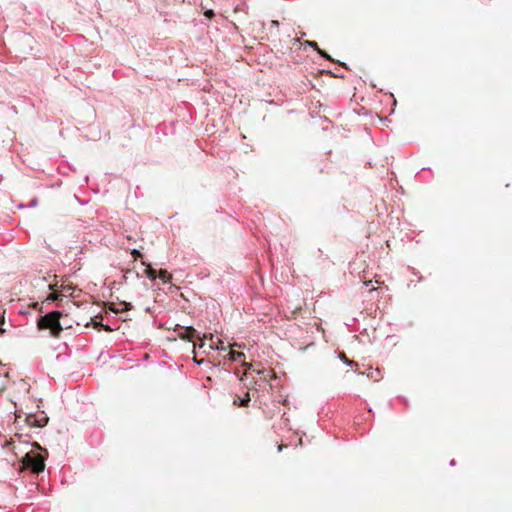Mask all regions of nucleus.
<instances>
[{"label": "nucleus", "mask_w": 512, "mask_h": 512, "mask_svg": "<svg viewBox=\"0 0 512 512\" xmlns=\"http://www.w3.org/2000/svg\"><path fill=\"white\" fill-rule=\"evenodd\" d=\"M179 336L181 339L188 340V341H193L194 339L200 340V344H199L200 348H202L205 345L204 341H202L197 330L191 326L186 327L184 329V331L179 334Z\"/></svg>", "instance_id": "nucleus-4"}, {"label": "nucleus", "mask_w": 512, "mask_h": 512, "mask_svg": "<svg viewBox=\"0 0 512 512\" xmlns=\"http://www.w3.org/2000/svg\"><path fill=\"white\" fill-rule=\"evenodd\" d=\"M201 339H202V341L203 340H209V334H204Z\"/></svg>", "instance_id": "nucleus-17"}, {"label": "nucleus", "mask_w": 512, "mask_h": 512, "mask_svg": "<svg viewBox=\"0 0 512 512\" xmlns=\"http://www.w3.org/2000/svg\"><path fill=\"white\" fill-rule=\"evenodd\" d=\"M232 347H238V348H241L242 346H241L240 344L234 343V344L232 345Z\"/></svg>", "instance_id": "nucleus-19"}, {"label": "nucleus", "mask_w": 512, "mask_h": 512, "mask_svg": "<svg viewBox=\"0 0 512 512\" xmlns=\"http://www.w3.org/2000/svg\"><path fill=\"white\" fill-rule=\"evenodd\" d=\"M205 16L211 19L214 16V12L212 10H208L205 12Z\"/></svg>", "instance_id": "nucleus-14"}, {"label": "nucleus", "mask_w": 512, "mask_h": 512, "mask_svg": "<svg viewBox=\"0 0 512 512\" xmlns=\"http://www.w3.org/2000/svg\"><path fill=\"white\" fill-rule=\"evenodd\" d=\"M197 364H201L202 361H198L196 358L194 359Z\"/></svg>", "instance_id": "nucleus-23"}, {"label": "nucleus", "mask_w": 512, "mask_h": 512, "mask_svg": "<svg viewBox=\"0 0 512 512\" xmlns=\"http://www.w3.org/2000/svg\"><path fill=\"white\" fill-rule=\"evenodd\" d=\"M142 264L143 265H146V269H145V274L146 276L151 279V280H155L157 278V273L156 271L150 266V264H147L146 262L142 261Z\"/></svg>", "instance_id": "nucleus-7"}, {"label": "nucleus", "mask_w": 512, "mask_h": 512, "mask_svg": "<svg viewBox=\"0 0 512 512\" xmlns=\"http://www.w3.org/2000/svg\"><path fill=\"white\" fill-rule=\"evenodd\" d=\"M2 366V363L0 362V367Z\"/></svg>", "instance_id": "nucleus-24"}, {"label": "nucleus", "mask_w": 512, "mask_h": 512, "mask_svg": "<svg viewBox=\"0 0 512 512\" xmlns=\"http://www.w3.org/2000/svg\"><path fill=\"white\" fill-rule=\"evenodd\" d=\"M125 306H126V308H125L126 310L131 309V307H132L131 304H127V303H125Z\"/></svg>", "instance_id": "nucleus-18"}, {"label": "nucleus", "mask_w": 512, "mask_h": 512, "mask_svg": "<svg viewBox=\"0 0 512 512\" xmlns=\"http://www.w3.org/2000/svg\"><path fill=\"white\" fill-rule=\"evenodd\" d=\"M341 359H342V360H343L347 365H349V366H350V365H352V364H354V362H353V361L348 360V359L345 357V355H342Z\"/></svg>", "instance_id": "nucleus-13"}, {"label": "nucleus", "mask_w": 512, "mask_h": 512, "mask_svg": "<svg viewBox=\"0 0 512 512\" xmlns=\"http://www.w3.org/2000/svg\"><path fill=\"white\" fill-rule=\"evenodd\" d=\"M37 204V200H33L31 206H35Z\"/></svg>", "instance_id": "nucleus-21"}, {"label": "nucleus", "mask_w": 512, "mask_h": 512, "mask_svg": "<svg viewBox=\"0 0 512 512\" xmlns=\"http://www.w3.org/2000/svg\"><path fill=\"white\" fill-rule=\"evenodd\" d=\"M209 341H210L209 346L210 345H213V346L217 345V342H214V340H213V335L212 334H209Z\"/></svg>", "instance_id": "nucleus-16"}, {"label": "nucleus", "mask_w": 512, "mask_h": 512, "mask_svg": "<svg viewBox=\"0 0 512 512\" xmlns=\"http://www.w3.org/2000/svg\"><path fill=\"white\" fill-rule=\"evenodd\" d=\"M34 285L40 288H47L48 290H54L57 287V282L52 283L48 282L46 277H36L34 278Z\"/></svg>", "instance_id": "nucleus-5"}, {"label": "nucleus", "mask_w": 512, "mask_h": 512, "mask_svg": "<svg viewBox=\"0 0 512 512\" xmlns=\"http://www.w3.org/2000/svg\"><path fill=\"white\" fill-rule=\"evenodd\" d=\"M308 44H309V46H311V47H313V48L317 49L318 53H319L322 57H324V58H326V59L331 60L330 56H329L327 53H325L324 51H322V50H320V49L318 48V46H317V43H316V42H308Z\"/></svg>", "instance_id": "nucleus-9"}, {"label": "nucleus", "mask_w": 512, "mask_h": 512, "mask_svg": "<svg viewBox=\"0 0 512 512\" xmlns=\"http://www.w3.org/2000/svg\"><path fill=\"white\" fill-rule=\"evenodd\" d=\"M157 277L163 281V283L170 282L172 276L167 270L161 269L157 274Z\"/></svg>", "instance_id": "nucleus-8"}, {"label": "nucleus", "mask_w": 512, "mask_h": 512, "mask_svg": "<svg viewBox=\"0 0 512 512\" xmlns=\"http://www.w3.org/2000/svg\"><path fill=\"white\" fill-rule=\"evenodd\" d=\"M228 356H229V359L233 362L241 361L242 359L245 358V354L243 352H238V351H233V350L229 351Z\"/></svg>", "instance_id": "nucleus-6"}, {"label": "nucleus", "mask_w": 512, "mask_h": 512, "mask_svg": "<svg viewBox=\"0 0 512 512\" xmlns=\"http://www.w3.org/2000/svg\"><path fill=\"white\" fill-rule=\"evenodd\" d=\"M58 298V295L55 293H51L49 296H47V300H56Z\"/></svg>", "instance_id": "nucleus-15"}, {"label": "nucleus", "mask_w": 512, "mask_h": 512, "mask_svg": "<svg viewBox=\"0 0 512 512\" xmlns=\"http://www.w3.org/2000/svg\"><path fill=\"white\" fill-rule=\"evenodd\" d=\"M23 463L34 474L43 472L45 468L44 457L33 451L26 453Z\"/></svg>", "instance_id": "nucleus-1"}, {"label": "nucleus", "mask_w": 512, "mask_h": 512, "mask_svg": "<svg viewBox=\"0 0 512 512\" xmlns=\"http://www.w3.org/2000/svg\"><path fill=\"white\" fill-rule=\"evenodd\" d=\"M450 465H452V466H453V465H455V460H454V459H452V460L450 461Z\"/></svg>", "instance_id": "nucleus-22"}, {"label": "nucleus", "mask_w": 512, "mask_h": 512, "mask_svg": "<svg viewBox=\"0 0 512 512\" xmlns=\"http://www.w3.org/2000/svg\"><path fill=\"white\" fill-rule=\"evenodd\" d=\"M210 349L218 350V351H225L226 347L224 346V343L222 340H218L217 345H215V346L210 345Z\"/></svg>", "instance_id": "nucleus-10"}, {"label": "nucleus", "mask_w": 512, "mask_h": 512, "mask_svg": "<svg viewBox=\"0 0 512 512\" xmlns=\"http://www.w3.org/2000/svg\"><path fill=\"white\" fill-rule=\"evenodd\" d=\"M131 255H132V257H133L134 259H138V258L142 257L141 252H140L139 250H137V249H133V250L131 251Z\"/></svg>", "instance_id": "nucleus-12"}, {"label": "nucleus", "mask_w": 512, "mask_h": 512, "mask_svg": "<svg viewBox=\"0 0 512 512\" xmlns=\"http://www.w3.org/2000/svg\"><path fill=\"white\" fill-rule=\"evenodd\" d=\"M60 316L61 313L58 311L48 313L40 319L39 324L43 328L50 329L54 335H57L62 330V327L59 322Z\"/></svg>", "instance_id": "nucleus-2"}, {"label": "nucleus", "mask_w": 512, "mask_h": 512, "mask_svg": "<svg viewBox=\"0 0 512 512\" xmlns=\"http://www.w3.org/2000/svg\"><path fill=\"white\" fill-rule=\"evenodd\" d=\"M249 401H250L249 393H246V394H245V397H243V398H241V399L239 400L238 405H239V406H242V407H245V406H247V405H248Z\"/></svg>", "instance_id": "nucleus-11"}, {"label": "nucleus", "mask_w": 512, "mask_h": 512, "mask_svg": "<svg viewBox=\"0 0 512 512\" xmlns=\"http://www.w3.org/2000/svg\"><path fill=\"white\" fill-rule=\"evenodd\" d=\"M26 422L32 427H44L48 422V417L44 413L39 415L29 414L26 417Z\"/></svg>", "instance_id": "nucleus-3"}, {"label": "nucleus", "mask_w": 512, "mask_h": 512, "mask_svg": "<svg viewBox=\"0 0 512 512\" xmlns=\"http://www.w3.org/2000/svg\"><path fill=\"white\" fill-rule=\"evenodd\" d=\"M283 447H284V446H283L282 444H281V445H279V446H278V451H281V450L283 449Z\"/></svg>", "instance_id": "nucleus-20"}]
</instances>
